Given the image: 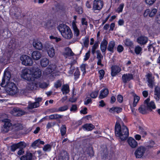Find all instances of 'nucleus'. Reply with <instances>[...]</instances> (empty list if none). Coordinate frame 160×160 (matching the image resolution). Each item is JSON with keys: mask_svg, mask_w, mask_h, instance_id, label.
Here are the masks:
<instances>
[{"mask_svg": "<svg viewBox=\"0 0 160 160\" xmlns=\"http://www.w3.org/2000/svg\"><path fill=\"white\" fill-rule=\"evenodd\" d=\"M42 72L40 69L32 67L22 69L21 77L27 81H30L40 78Z\"/></svg>", "mask_w": 160, "mask_h": 160, "instance_id": "f257e3e1", "label": "nucleus"}, {"mask_svg": "<svg viewBox=\"0 0 160 160\" xmlns=\"http://www.w3.org/2000/svg\"><path fill=\"white\" fill-rule=\"evenodd\" d=\"M115 131L116 135L122 140H125L129 135L128 129L125 126L122 125L121 127L119 124L116 123Z\"/></svg>", "mask_w": 160, "mask_h": 160, "instance_id": "f03ea898", "label": "nucleus"}, {"mask_svg": "<svg viewBox=\"0 0 160 160\" xmlns=\"http://www.w3.org/2000/svg\"><path fill=\"white\" fill-rule=\"evenodd\" d=\"M57 28L62 36L65 38L70 39L73 36V34L70 28L67 25L61 24Z\"/></svg>", "mask_w": 160, "mask_h": 160, "instance_id": "7ed1b4c3", "label": "nucleus"}, {"mask_svg": "<svg viewBox=\"0 0 160 160\" xmlns=\"http://www.w3.org/2000/svg\"><path fill=\"white\" fill-rule=\"evenodd\" d=\"M56 68V66L54 65H51L47 68L43 72V74L45 76H48L50 79H53L54 77V76L59 75V72H58L57 74H55L54 72L52 74L51 73L54 71Z\"/></svg>", "mask_w": 160, "mask_h": 160, "instance_id": "20e7f679", "label": "nucleus"}, {"mask_svg": "<svg viewBox=\"0 0 160 160\" xmlns=\"http://www.w3.org/2000/svg\"><path fill=\"white\" fill-rule=\"evenodd\" d=\"M5 87H6L7 91L11 95H15L18 92V88L13 82H9L6 84Z\"/></svg>", "mask_w": 160, "mask_h": 160, "instance_id": "39448f33", "label": "nucleus"}, {"mask_svg": "<svg viewBox=\"0 0 160 160\" xmlns=\"http://www.w3.org/2000/svg\"><path fill=\"white\" fill-rule=\"evenodd\" d=\"M22 64L26 66H31L33 64V62L31 58L27 55H22L20 58Z\"/></svg>", "mask_w": 160, "mask_h": 160, "instance_id": "423d86ee", "label": "nucleus"}, {"mask_svg": "<svg viewBox=\"0 0 160 160\" xmlns=\"http://www.w3.org/2000/svg\"><path fill=\"white\" fill-rule=\"evenodd\" d=\"M11 77L10 72L8 70L5 71L2 80V82L1 84L2 87H4L6 84L8 83Z\"/></svg>", "mask_w": 160, "mask_h": 160, "instance_id": "0eeeda50", "label": "nucleus"}, {"mask_svg": "<svg viewBox=\"0 0 160 160\" xmlns=\"http://www.w3.org/2000/svg\"><path fill=\"white\" fill-rule=\"evenodd\" d=\"M45 50L49 57H54L55 54V50L53 46L52 45H48L45 47Z\"/></svg>", "mask_w": 160, "mask_h": 160, "instance_id": "6e6552de", "label": "nucleus"}, {"mask_svg": "<svg viewBox=\"0 0 160 160\" xmlns=\"http://www.w3.org/2000/svg\"><path fill=\"white\" fill-rule=\"evenodd\" d=\"M2 122L4 123L3 127L2 129V131L4 132H7L11 128L12 124L10 122L9 119H4L2 120Z\"/></svg>", "mask_w": 160, "mask_h": 160, "instance_id": "1a4fd4ad", "label": "nucleus"}, {"mask_svg": "<svg viewBox=\"0 0 160 160\" xmlns=\"http://www.w3.org/2000/svg\"><path fill=\"white\" fill-rule=\"evenodd\" d=\"M146 151V148L143 146L138 148L135 152L134 154L137 158H142L144 155Z\"/></svg>", "mask_w": 160, "mask_h": 160, "instance_id": "9d476101", "label": "nucleus"}, {"mask_svg": "<svg viewBox=\"0 0 160 160\" xmlns=\"http://www.w3.org/2000/svg\"><path fill=\"white\" fill-rule=\"evenodd\" d=\"M103 3L101 0H94L93 2L92 9L94 11L99 10L102 8Z\"/></svg>", "mask_w": 160, "mask_h": 160, "instance_id": "9b49d317", "label": "nucleus"}, {"mask_svg": "<svg viewBox=\"0 0 160 160\" xmlns=\"http://www.w3.org/2000/svg\"><path fill=\"white\" fill-rule=\"evenodd\" d=\"M33 80L29 81V82L27 83L26 86V88L28 90H33L36 89L38 87V83Z\"/></svg>", "mask_w": 160, "mask_h": 160, "instance_id": "f8f14e48", "label": "nucleus"}, {"mask_svg": "<svg viewBox=\"0 0 160 160\" xmlns=\"http://www.w3.org/2000/svg\"><path fill=\"white\" fill-rule=\"evenodd\" d=\"M144 104L146 105L149 111H151L152 109H155L156 108L155 104L153 101L150 102V99L148 98L144 101Z\"/></svg>", "mask_w": 160, "mask_h": 160, "instance_id": "ddd939ff", "label": "nucleus"}, {"mask_svg": "<svg viewBox=\"0 0 160 160\" xmlns=\"http://www.w3.org/2000/svg\"><path fill=\"white\" fill-rule=\"evenodd\" d=\"M147 81L148 82V86L151 88H152L154 84V77H153L152 74L150 73H148L146 75Z\"/></svg>", "mask_w": 160, "mask_h": 160, "instance_id": "4468645a", "label": "nucleus"}, {"mask_svg": "<svg viewBox=\"0 0 160 160\" xmlns=\"http://www.w3.org/2000/svg\"><path fill=\"white\" fill-rule=\"evenodd\" d=\"M120 68L117 65L112 66L111 67V75L112 77L115 76L121 71Z\"/></svg>", "mask_w": 160, "mask_h": 160, "instance_id": "2eb2a0df", "label": "nucleus"}, {"mask_svg": "<svg viewBox=\"0 0 160 160\" xmlns=\"http://www.w3.org/2000/svg\"><path fill=\"white\" fill-rule=\"evenodd\" d=\"M42 56L41 53L38 51H34L32 53L31 57L32 58L35 60H39Z\"/></svg>", "mask_w": 160, "mask_h": 160, "instance_id": "dca6fc26", "label": "nucleus"}, {"mask_svg": "<svg viewBox=\"0 0 160 160\" xmlns=\"http://www.w3.org/2000/svg\"><path fill=\"white\" fill-rule=\"evenodd\" d=\"M32 45L35 49L38 50H42L43 48L42 43L38 40H34Z\"/></svg>", "mask_w": 160, "mask_h": 160, "instance_id": "f3484780", "label": "nucleus"}, {"mask_svg": "<svg viewBox=\"0 0 160 160\" xmlns=\"http://www.w3.org/2000/svg\"><path fill=\"white\" fill-rule=\"evenodd\" d=\"M127 142L130 147L132 148H135L138 145L137 142L132 138H129L127 140Z\"/></svg>", "mask_w": 160, "mask_h": 160, "instance_id": "a211bd4d", "label": "nucleus"}, {"mask_svg": "<svg viewBox=\"0 0 160 160\" xmlns=\"http://www.w3.org/2000/svg\"><path fill=\"white\" fill-rule=\"evenodd\" d=\"M122 80L124 83H127L130 80L133 79L132 75L131 74H124L122 76Z\"/></svg>", "mask_w": 160, "mask_h": 160, "instance_id": "6ab92c4d", "label": "nucleus"}, {"mask_svg": "<svg viewBox=\"0 0 160 160\" xmlns=\"http://www.w3.org/2000/svg\"><path fill=\"white\" fill-rule=\"evenodd\" d=\"M12 114L14 116H19L24 115L25 112L21 110H20L18 108H14L12 111Z\"/></svg>", "mask_w": 160, "mask_h": 160, "instance_id": "aec40b11", "label": "nucleus"}, {"mask_svg": "<svg viewBox=\"0 0 160 160\" xmlns=\"http://www.w3.org/2000/svg\"><path fill=\"white\" fill-rule=\"evenodd\" d=\"M148 41V38L145 36H141L137 39V41L138 44L141 45L145 44Z\"/></svg>", "mask_w": 160, "mask_h": 160, "instance_id": "412c9836", "label": "nucleus"}, {"mask_svg": "<svg viewBox=\"0 0 160 160\" xmlns=\"http://www.w3.org/2000/svg\"><path fill=\"white\" fill-rule=\"evenodd\" d=\"M138 110L140 113L142 114H145L148 112L149 111L148 108L146 105H145L144 103V104L141 105L138 108Z\"/></svg>", "mask_w": 160, "mask_h": 160, "instance_id": "4be33fe9", "label": "nucleus"}, {"mask_svg": "<svg viewBox=\"0 0 160 160\" xmlns=\"http://www.w3.org/2000/svg\"><path fill=\"white\" fill-rule=\"evenodd\" d=\"M108 41L105 39H103L101 42L100 45V49L102 52H104L106 50Z\"/></svg>", "mask_w": 160, "mask_h": 160, "instance_id": "5701e85b", "label": "nucleus"}, {"mask_svg": "<svg viewBox=\"0 0 160 160\" xmlns=\"http://www.w3.org/2000/svg\"><path fill=\"white\" fill-rule=\"evenodd\" d=\"M109 91L107 88H104L102 90L99 96V98L101 99L103 98L107 97Z\"/></svg>", "mask_w": 160, "mask_h": 160, "instance_id": "b1692460", "label": "nucleus"}, {"mask_svg": "<svg viewBox=\"0 0 160 160\" xmlns=\"http://www.w3.org/2000/svg\"><path fill=\"white\" fill-rule=\"evenodd\" d=\"M72 28L74 31V35L76 37H78L79 35L80 32L76 24L74 22H72Z\"/></svg>", "mask_w": 160, "mask_h": 160, "instance_id": "393cba45", "label": "nucleus"}, {"mask_svg": "<svg viewBox=\"0 0 160 160\" xmlns=\"http://www.w3.org/2000/svg\"><path fill=\"white\" fill-rule=\"evenodd\" d=\"M160 88L158 87H156L154 90V98L155 99L158 101L160 98Z\"/></svg>", "mask_w": 160, "mask_h": 160, "instance_id": "a878e982", "label": "nucleus"}, {"mask_svg": "<svg viewBox=\"0 0 160 160\" xmlns=\"http://www.w3.org/2000/svg\"><path fill=\"white\" fill-rule=\"evenodd\" d=\"M49 63V60L47 58H42L40 60V65L42 67H47Z\"/></svg>", "mask_w": 160, "mask_h": 160, "instance_id": "bb28decb", "label": "nucleus"}, {"mask_svg": "<svg viewBox=\"0 0 160 160\" xmlns=\"http://www.w3.org/2000/svg\"><path fill=\"white\" fill-rule=\"evenodd\" d=\"M95 127L92 124H86L82 126L83 128L85 130L89 131L92 130Z\"/></svg>", "mask_w": 160, "mask_h": 160, "instance_id": "cd10ccee", "label": "nucleus"}, {"mask_svg": "<svg viewBox=\"0 0 160 160\" xmlns=\"http://www.w3.org/2000/svg\"><path fill=\"white\" fill-rule=\"evenodd\" d=\"M39 106V105L37 102H28V105L27 107L28 109H32L37 108Z\"/></svg>", "mask_w": 160, "mask_h": 160, "instance_id": "c85d7f7f", "label": "nucleus"}, {"mask_svg": "<svg viewBox=\"0 0 160 160\" xmlns=\"http://www.w3.org/2000/svg\"><path fill=\"white\" fill-rule=\"evenodd\" d=\"M81 27H82L83 30L84 31L87 29L88 22L85 18H82L81 20Z\"/></svg>", "mask_w": 160, "mask_h": 160, "instance_id": "c756f323", "label": "nucleus"}, {"mask_svg": "<svg viewBox=\"0 0 160 160\" xmlns=\"http://www.w3.org/2000/svg\"><path fill=\"white\" fill-rule=\"evenodd\" d=\"M122 108L117 107H113L109 109V111L111 113H115V112L118 113L121 112Z\"/></svg>", "mask_w": 160, "mask_h": 160, "instance_id": "7c9ffc66", "label": "nucleus"}, {"mask_svg": "<svg viewBox=\"0 0 160 160\" xmlns=\"http://www.w3.org/2000/svg\"><path fill=\"white\" fill-rule=\"evenodd\" d=\"M133 101L132 106L135 107L136 106L137 104L140 100V97L134 93L133 94Z\"/></svg>", "mask_w": 160, "mask_h": 160, "instance_id": "2f4dec72", "label": "nucleus"}, {"mask_svg": "<svg viewBox=\"0 0 160 160\" xmlns=\"http://www.w3.org/2000/svg\"><path fill=\"white\" fill-rule=\"evenodd\" d=\"M61 90L63 94L68 93L69 92V86L68 84H65L63 85Z\"/></svg>", "mask_w": 160, "mask_h": 160, "instance_id": "473e14b6", "label": "nucleus"}, {"mask_svg": "<svg viewBox=\"0 0 160 160\" xmlns=\"http://www.w3.org/2000/svg\"><path fill=\"white\" fill-rule=\"evenodd\" d=\"M115 46V43L113 41H111L108 44V50L110 52H113Z\"/></svg>", "mask_w": 160, "mask_h": 160, "instance_id": "72a5a7b5", "label": "nucleus"}, {"mask_svg": "<svg viewBox=\"0 0 160 160\" xmlns=\"http://www.w3.org/2000/svg\"><path fill=\"white\" fill-rule=\"evenodd\" d=\"M32 154L31 153H28L26 156H23L20 158V160H31Z\"/></svg>", "mask_w": 160, "mask_h": 160, "instance_id": "f704fd0d", "label": "nucleus"}, {"mask_svg": "<svg viewBox=\"0 0 160 160\" xmlns=\"http://www.w3.org/2000/svg\"><path fill=\"white\" fill-rule=\"evenodd\" d=\"M82 40L84 47L87 48L88 47L89 44V37L88 36H86L82 39Z\"/></svg>", "mask_w": 160, "mask_h": 160, "instance_id": "c9c22d12", "label": "nucleus"}, {"mask_svg": "<svg viewBox=\"0 0 160 160\" xmlns=\"http://www.w3.org/2000/svg\"><path fill=\"white\" fill-rule=\"evenodd\" d=\"M62 115L58 114H53L49 116V118L50 119L52 120L56 119L57 118H62Z\"/></svg>", "mask_w": 160, "mask_h": 160, "instance_id": "e433bc0d", "label": "nucleus"}, {"mask_svg": "<svg viewBox=\"0 0 160 160\" xmlns=\"http://www.w3.org/2000/svg\"><path fill=\"white\" fill-rule=\"evenodd\" d=\"M60 132L61 135H64L66 132V127L65 125H62L60 128Z\"/></svg>", "mask_w": 160, "mask_h": 160, "instance_id": "4c0bfd02", "label": "nucleus"}, {"mask_svg": "<svg viewBox=\"0 0 160 160\" xmlns=\"http://www.w3.org/2000/svg\"><path fill=\"white\" fill-rule=\"evenodd\" d=\"M125 45L127 46H131L133 44V43L129 39H126L124 41Z\"/></svg>", "mask_w": 160, "mask_h": 160, "instance_id": "58836bf2", "label": "nucleus"}, {"mask_svg": "<svg viewBox=\"0 0 160 160\" xmlns=\"http://www.w3.org/2000/svg\"><path fill=\"white\" fill-rule=\"evenodd\" d=\"M17 144L18 148H21V149H23L25 148L27 146L26 143L23 142H20L17 143Z\"/></svg>", "mask_w": 160, "mask_h": 160, "instance_id": "ea45409f", "label": "nucleus"}, {"mask_svg": "<svg viewBox=\"0 0 160 160\" xmlns=\"http://www.w3.org/2000/svg\"><path fill=\"white\" fill-rule=\"evenodd\" d=\"M157 12V10L156 8H153L152 10H150V12L149 16L150 17H153L156 13Z\"/></svg>", "mask_w": 160, "mask_h": 160, "instance_id": "a19ab883", "label": "nucleus"}, {"mask_svg": "<svg viewBox=\"0 0 160 160\" xmlns=\"http://www.w3.org/2000/svg\"><path fill=\"white\" fill-rule=\"evenodd\" d=\"M142 50V49L141 47L138 46H136L134 49L135 52L137 54H140Z\"/></svg>", "mask_w": 160, "mask_h": 160, "instance_id": "79ce46f5", "label": "nucleus"}, {"mask_svg": "<svg viewBox=\"0 0 160 160\" xmlns=\"http://www.w3.org/2000/svg\"><path fill=\"white\" fill-rule=\"evenodd\" d=\"M124 5L123 3L120 4L117 9L116 10V12L118 13L121 12L122 11V10L124 8Z\"/></svg>", "mask_w": 160, "mask_h": 160, "instance_id": "37998d69", "label": "nucleus"}, {"mask_svg": "<svg viewBox=\"0 0 160 160\" xmlns=\"http://www.w3.org/2000/svg\"><path fill=\"white\" fill-rule=\"evenodd\" d=\"M51 149V146L49 144H47L45 145L43 148V150L45 152L49 151Z\"/></svg>", "mask_w": 160, "mask_h": 160, "instance_id": "c03bdc74", "label": "nucleus"}, {"mask_svg": "<svg viewBox=\"0 0 160 160\" xmlns=\"http://www.w3.org/2000/svg\"><path fill=\"white\" fill-rule=\"evenodd\" d=\"M62 85V83L61 81L58 80L55 82L54 86L56 88H58L60 87Z\"/></svg>", "mask_w": 160, "mask_h": 160, "instance_id": "a18cd8bd", "label": "nucleus"}, {"mask_svg": "<svg viewBox=\"0 0 160 160\" xmlns=\"http://www.w3.org/2000/svg\"><path fill=\"white\" fill-rule=\"evenodd\" d=\"M56 123L54 122H48L46 125V128L48 129H49L53 127L55 124Z\"/></svg>", "mask_w": 160, "mask_h": 160, "instance_id": "49530a36", "label": "nucleus"}, {"mask_svg": "<svg viewBox=\"0 0 160 160\" xmlns=\"http://www.w3.org/2000/svg\"><path fill=\"white\" fill-rule=\"evenodd\" d=\"M80 75V72L78 69H77L74 73V76L75 79H77L78 78Z\"/></svg>", "mask_w": 160, "mask_h": 160, "instance_id": "de8ad7c7", "label": "nucleus"}, {"mask_svg": "<svg viewBox=\"0 0 160 160\" xmlns=\"http://www.w3.org/2000/svg\"><path fill=\"white\" fill-rule=\"evenodd\" d=\"M39 139H38L34 141L32 144L31 146L33 148H35L39 145Z\"/></svg>", "mask_w": 160, "mask_h": 160, "instance_id": "09e8293b", "label": "nucleus"}, {"mask_svg": "<svg viewBox=\"0 0 160 160\" xmlns=\"http://www.w3.org/2000/svg\"><path fill=\"white\" fill-rule=\"evenodd\" d=\"M98 93V91H95L94 92H93L91 93L90 96L92 98H95L97 97Z\"/></svg>", "mask_w": 160, "mask_h": 160, "instance_id": "8fccbe9b", "label": "nucleus"}, {"mask_svg": "<svg viewBox=\"0 0 160 160\" xmlns=\"http://www.w3.org/2000/svg\"><path fill=\"white\" fill-rule=\"evenodd\" d=\"M86 65L85 64H82L80 67V68L81 71L83 72V75H84L86 72Z\"/></svg>", "mask_w": 160, "mask_h": 160, "instance_id": "3c124183", "label": "nucleus"}, {"mask_svg": "<svg viewBox=\"0 0 160 160\" xmlns=\"http://www.w3.org/2000/svg\"><path fill=\"white\" fill-rule=\"evenodd\" d=\"M97 58V59H102L103 56L102 55L100 51L97 50L96 51Z\"/></svg>", "mask_w": 160, "mask_h": 160, "instance_id": "603ef678", "label": "nucleus"}, {"mask_svg": "<svg viewBox=\"0 0 160 160\" xmlns=\"http://www.w3.org/2000/svg\"><path fill=\"white\" fill-rule=\"evenodd\" d=\"M99 78L100 80L102 79L103 78L104 75V71L103 70H101L99 71Z\"/></svg>", "mask_w": 160, "mask_h": 160, "instance_id": "864d4df0", "label": "nucleus"}, {"mask_svg": "<svg viewBox=\"0 0 160 160\" xmlns=\"http://www.w3.org/2000/svg\"><path fill=\"white\" fill-rule=\"evenodd\" d=\"M68 108L67 105H64L62 107H60L58 109V111H63L67 110Z\"/></svg>", "mask_w": 160, "mask_h": 160, "instance_id": "5fc2aeb1", "label": "nucleus"}, {"mask_svg": "<svg viewBox=\"0 0 160 160\" xmlns=\"http://www.w3.org/2000/svg\"><path fill=\"white\" fill-rule=\"evenodd\" d=\"M50 38L51 39H53L55 40V41L56 42H58L61 40V38H58L57 37H55L52 36H50Z\"/></svg>", "mask_w": 160, "mask_h": 160, "instance_id": "6e6d98bb", "label": "nucleus"}, {"mask_svg": "<svg viewBox=\"0 0 160 160\" xmlns=\"http://www.w3.org/2000/svg\"><path fill=\"white\" fill-rule=\"evenodd\" d=\"M18 148H19L17 143L13 145L11 147V150L13 152L15 151Z\"/></svg>", "mask_w": 160, "mask_h": 160, "instance_id": "4d7b16f0", "label": "nucleus"}, {"mask_svg": "<svg viewBox=\"0 0 160 160\" xmlns=\"http://www.w3.org/2000/svg\"><path fill=\"white\" fill-rule=\"evenodd\" d=\"M156 0H145L146 3L149 5H152L153 4Z\"/></svg>", "mask_w": 160, "mask_h": 160, "instance_id": "13d9d810", "label": "nucleus"}, {"mask_svg": "<svg viewBox=\"0 0 160 160\" xmlns=\"http://www.w3.org/2000/svg\"><path fill=\"white\" fill-rule=\"evenodd\" d=\"M150 12V9H146L144 13H143V16L144 17H146L148 16L149 15V12Z\"/></svg>", "mask_w": 160, "mask_h": 160, "instance_id": "bf43d9fd", "label": "nucleus"}, {"mask_svg": "<svg viewBox=\"0 0 160 160\" xmlns=\"http://www.w3.org/2000/svg\"><path fill=\"white\" fill-rule=\"evenodd\" d=\"M48 84L46 82H42L38 85V86L42 88H45L48 87Z\"/></svg>", "mask_w": 160, "mask_h": 160, "instance_id": "052dcab7", "label": "nucleus"}, {"mask_svg": "<svg viewBox=\"0 0 160 160\" xmlns=\"http://www.w3.org/2000/svg\"><path fill=\"white\" fill-rule=\"evenodd\" d=\"M66 51L68 52L67 54L68 55L70 56H73L74 54L73 52H72L71 50L69 48H67L66 49Z\"/></svg>", "mask_w": 160, "mask_h": 160, "instance_id": "680f3d73", "label": "nucleus"}, {"mask_svg": "<svg viewBox=\"0 0 160 160\" xmlns=\"http://www.w3.org/2000/svg\"><path fill=\"white\" fill-rule=\"evenodd\" d=\"M92 2L91 0L87 1L86 2V5L87 8H91V4Z\"/></svg>", "mask_w": 160, "mask_h": 160, "instance_id": "e2e57ef3", "label": "nucleus"}, {"mask_svg": "<svg viewBox=\"0 0 160 160\" xmlns=\"http://www.w3.org/2000/svg\"><path fill=\"white\" fill-rule=\"evenodd\" d=\"M92 102V100L91 98H87L85 100L84 102V104L86 105H88V104L91 103Z\"/></svg>", "mask_w": 160, "mask_h": 160, "instance_id": "0e129e2a", "label": "nucleus"}, {"mask_svg": "<svg viewBox=\"0 0 160 160\" xmlns=\"http://www.w3.org/2000/svg\"><path fill=\"white\" fill-rule=\"evenodd\" d=\"M123 50V47L121 45L118 46L117 48V51L119 52H122Z\"/></svg>", "mask_w": 160, "mask_h": 160, "instance_id": "69168bd1", "label": "nucleus"}, {"mask_svg": "<svg viewBox=\"0 0 160 160\" xmlns=\"http://www.w3.org/2000/svg\"><path fill=\"white\" fill-rule=\"evenodd\" d=\"M98 47V43L97 42H96L94 43V45L93 46L92 49L93 50L95 51L96 49Z\"/></svg>", "mask_w": 160, "mask_h": 160, "instance_id": "338daca9", "label": "nucleus"}, {"mask_svg": "<svg viewBox=\"0 0 160 160\" xmlns=\"http://www.w3.org/2000/svg\"><path fill=\"white\" fill-rule=\"evenodd\" d=\"M117 100L120 102H121L123 101V97L121 95H118L117 97Z\"/></svg>", "mask_w": 160, "mask_h": 160, "instance_id": "774afa93", "label": "nucleus"}]
</instances>
